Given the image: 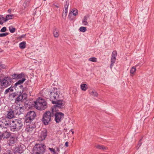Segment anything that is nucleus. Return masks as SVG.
Returning a JSON list of instances; mask_svg holds the SVG:
<instances>
[{
	"label": "nucleus",
	"instance_id": "1",
	"mask_svg": "<svg viewBox=\"0 0 154 154\" xmlns=\"http://www.w3.org/2000/svg\"><path fill=\"white\" fill-rule=\"evenodd\" d=\"M26 80L25 78H22L21 80H18L13 86L16 91L10 94L9 96L14 98L15 103L17 104L20 102H23L27 98V94L25 93H23L24 87L22 85Z\"/></svg>",
	"mask_w": 154,
	"mask_h": 154
},
{
	"label": "nucleus",
	"instance_id": "2",
	"mask_svg": "<svg viewBox=\"0 0 154 154\" xmlns=\"http://www.w3.org/2000/svg\"><path fill=\"white\" fill-rule=\"evenodd\" d=\"M51 102L53 104H55L51 108V109L53 111H62V109L65 107V104L63 100L58 99Z\"/></svg>",
	"mask_w": 154,
	"mask_h": 154
},
{
	"label": "nucleus",
	"instance_id": "3",
	"mask_svg": "<svg viewBox=\"0 0 154 154\" xmlns=\"http://www.w3.org/2000/svg\"><path fill=\"white\" fill-rule=\"evenodd\" d=\"M46 150V146L44 143H36L32 149V154H43Z\"/></svg>",
	"mask_w": 154,
	"mask_h": 154
},
{
	"label": "nucleus",
	"instance_id": "4",
	"mask_svg": "<svg viewBox=\"0 0 154 154\" xmlns=\"http://www.w3.org/2000/svg\"><path fill=\"white\" fill-rule=\"evenodd\" d=\"M53 112V110L51 109V111H46L43 114L42 120L45 125H48L49 122L51 121Z\"/></svg>",
	"mask_w": 154,
	"mask_h": 154
},
{
	"label": "nucleus",
	"instance_id": "5",
	"mask_svg": "<svg viewBox=\"0 0 154 154\" xmlns=\"http://www.w3.org/2000/svg\"><path fill=\"white\" fill-rule=\"evenodd\" d=\"M10 125V128L11 131L13 129V131H18L22 128L23 127V123L21 120L15 119L14 121H12Z\"/></svg>",
	"mask_w": 154,
	"mask_h": 154
},
{
	"label": "nucleus",
	"instance_id": "6",
	"mask_svg": "<svg viewBox=\"0 0 154 154\" xmlns=\"http://www.w3.org/2000/svg\"><path fill=\"white\" fill-rule=\"evenodd\" d=\"M61 95L60 89L54 88L50 92V100L51 102L57 100L60 98Z\"/></svg>",
	"mask_w": 154,
	"mask_h": 154
},
{
	"label": "nucleus",
	"instance_id": "7",
	"mask_svg": "<svg viewBox=\"0 0 154 154\" xmlns=\"http://www.w3.org/2000/svg\"><path fill=\"white\" fill-rule=\"evenodd\" d=\"M37 105L36 108L39 110H42L47 108V103L45 100L41 97H38L36 100Z\"/></svg>",
	"mask_w": 154,
	"mask_h": 154
},
{
	"label": "nucleus",
	"instance_id": "8",
	"mask_svg": "<svg viewBox=\"0 0 154 154\" xmlns=\"http://www.w3.org/2000/svg\"><path fill=\"white\" fill-rule=\"evenodd\" d=\"M13 82L11 77H5L2 80L0 78V84L2 89L11 85Z\"/></svg>",
	"mask_w": 154,
	"mask_h": 154
},
{
	"label": "nucleus",
	"instance_id": "9",
	"mask_svg": "<svg viewBox=\"0 0 154 154\" xmlns=\"http://www.w3.org/2000/svg\"><path fill=\"white\" fill-rule=\"evenodd\" d=\"M36 114L34 111H30L28 112L25 118V122L26 123L31 122L35 118Z\"/></svg>",
	"mask_w": 154,
	"mask_h": 154
},
{
	"label": "nucleus",
	"instance_id": "10",
	"mask_svg": "<svg viewBox=\"0 0 154 154\" xmlns=\"http://www.w3.org/2000/svg\"><path fill=\"white\" fill-rule=\"evenodd\" d=\"M60 111H53L52 112V117H55V120L57 123L60 122L64 118V114Z\"/></svg>",
	"mask_w": 154,
	"mask_h": 154
},
{
	"label": "nucleus",
	"instance_id": "11",
	"mask_svg": "<svg viewBox=\"0 0 154 154\" xmlns=\"http://www.w3.org/2000/svg\"><path fill=\"white\" fill-rule=\"evenodd\" d=\"M25 109L24 106H20V105L19 104V106H17L14 108L13 110L14 113L16 115H19L23 113Z\"/></svg>",
	"mask_w": 154,
	"mask_h": 154
},
{
	"label": "nucleus",
	"instance_id": "12",
	"mask_svg": "<svg viewBox=\"0 0 154 154\" xmlns=\"http://www.w3.org/2000/svg\"><path fill=\"white\" fill-rule=\"evenodd\" d=\"M26 75L23 72H22L20 74L14 73L11 75L12 80H21L22 78H25Z\"/></svg>",
	"mask_w": 154,
	"mask_h": 154
},
{
	"label": "nucleus",
	"instance_id": "13",
	"mask_svg": "<svg viewBox=\"0 0 154 154\" xmlns=\"http://www.w3.org/2000/svg\"><path fill=\"white\" fill-rule=\"evenodd\" d=\"M37 105L36 101H29L27 103L26 102L24 103V106L26 108H28L29 109H31L33 107H35L36 108V106Z\"/></svg>",
	"mask_w": 154,
	"mask_h": 154
},
{
	"label": "nucleus",
	"instance_id": "14",
	"mask_svg": "<svg viewBox=\"0 0 154 154\" xmlns=\"http://www.w3.org/2000/svg\"><path fill=\"white\" fill-rule=\"evenodd\" d=\"M117 55V53L116 51H113L111 57V62L110 67L112 69L116 59V57Z\"/></svg>",
	"mask_w": 154,
	"mask_h": 154
},
{
	"label": "nucleus",
	"instance_id": "15",
	"mask_svg": "<svg viewBox=\"0 0 154 154\" xmlns=\"http://www.w3.org/2000/svg\"><path fill=\"white\" fill-rule=\"evenodd\" d=\"M11 133L10 132L7 131H5L2 133L0 132L1 138L2 140L3 139L4 140L5 139H8L11 136Z\"/></svg>",
	"mask_w": 154,
	"mask_h": 154
},
{
	"label": "nucleus",
	"instance_id": "16",
	"mask_svg": "<svg viewBox=\"0 0 154 154\" xmlns=\"http://www.w3.org/2000/svg\"><path fill=\"white\" fill-rule=\"evenodd\" d=\"M78 14V10L77 9H72L70 12L69 17L70 20H72L74 18V16H76Z\"/></svg>",
	"mask_w": 154,
	"mask_h": 154
},
{
	"label": "nucleus",
	"instance_id": "17",
	"mask_svg": "<svg viewBox=\"0 0 154 154\" xmlns=\"http://www.w3.org/2000/svg\"><path fill=\"white\" fill-rule=\"evenodd\" d=\"M24 151L23 148L21 145L18 147L15 148L13 151L14 154H21Z\"/></svg>",
	"mask_w": 154,
	"mask_h": 154
},
{
	"label": "nucleus",
	"instance_id": "18",
	"mask_svg": "<svg viewBox=\"0 0 154 154\" xmlns=\"http://www.w3.org/2000/svg\"><path fill=\"white\" fill-rule=\"evenodd\" d=\"M16 142L15 138L14 136H11L7 141V144L9 146L13 145Z\"/></svg>",
	"mask_w": 154,
	"mask_h": 154
},
{
	"label": "nucleus",
	"instance_id": "19",
	"mask_svg": "<svg viewBox=\"0 0 154 154\" xmlns=\"http://www.w3.org/2000/svg\"><path fill=\"white\" fill-rule=\"evenodd\" d=\"M14 115H15V114L14 113V110L11 109H9V110L8 111L7 117L9 119H11L14 117Z\"/></svg>",
	"mask_w": 154,
	"mask_h": 154
},
{
	"label": "nucleus",
	"instance_id": "20",
	"mask_svg": "<svg viewBox=\"0 0 154 154\" xmlns=\"http://www.w3.org/2000/svg\"><path fill=\"white\" fill-rule=\"evenodd\" d=\"M30 123L27 126V128H28V131H32L35 128L36 126L35 123L34 122H30Z\"/></svg>",
	"mask_w": 154,
	"mask_h": 154
},
{
	"label": "nucleus",
	"instance_id": "21",
	"mask_svg": "<svg viewBox=\"0 0 154 154\" xmlns=\"http://www.w3.org/2000/svg\"><path fill=\"white\" fill-rule=\"evenodd\" d=\"M47 135V132L46 129L43 130L41 134V137L42 140H44L46 137Z\"/></svg>",
	"mask_w": 154,
	"mask_h": 154
},
{
	"label": "nucleus",
	"instance_id": "22",
	"mask_svg": "<svg viewBox=\"0 0 154 154\" xmlns=\"http://www.w3.org/2000/svg\"><path fill=\"white\" fill-rule=\"evenodd\" d=\"M67 4L65 5V10L63 11L62 13V17L65 19H66L67 13V6L66 7Z\"/></svg>",
	"mask_w": 154,
	"mask_h": 154
},
{
	"label": "nucleus",
	"instance_id": "23",
	"mask_svg": "<svg viewBox=\"0 0 154 154\" xmlns=\"http://www.w3.org/2000/svg\"><path fill=\"white\" fill-rule=\"evenodd\" d=\"M95 146L96 148L99 149L106 150L108 149L107 147L101 145H97Z\"/></svg>",
	"mask_w": 154,
	"mask_h": 154
},
{
	"label": "nucleus",
	"instance_id": "24",
	"mask_svg": "<svg viewBox=\"0 0 154 154\" xmlns=\"http://www.w3.org/2000/svg\"><path fill=\"white\" fill-rule=\"evenodd\" d=\"M88 18V16H85L84 17V19L82 21V23L84 25L86 26L88 25V23L87 21Z\"/></svg>",
	"mask_w": 154,
	"mask_h": 154
},
{
	"label": "nucleus",
	"instance_id": "25",
	"mask_svg": "<svg viewBox=\"0 0 154 154\" xmlns=\"http://www.w3.org/2000/svg\"><path fill=\"white\" fill-rule=\"evenodd\" d=\"M53 34L55 38H57L59 35V31L56 28H54L53 30Z\"/></svg>",
	"mask_w": 154,
	"mask_h": 154
},
{
	"label": "nucleus",
	"instance_id": "26",
	"mask_svg": "<svg viewBox=\"0 0 154 154\" xmlns=\"http://www.w3.org/2000/svg\"><path fill=\"white\" fill-rule=\"evenodd\" d=\"M26 42L25 41H23L19 44V46L21 49H23L26 47Z\"/></svg>",
	"mask_w": 154,
	"mask_h": 154
},
{
	"label": "nucleus",
	"instance_id": "27",
	"mask_svg": "<svg viewBox=\"0 0 154 154\" xmlns=\"http://www.w3.org/2000/svg\"><path fill=\"white\" fill-rule=\"evenodd\" d=\"M14 16L13 14H8L6 16L5 19L4 20V22H5L7 21L8 20L12 19V17H14Z\"/></svg>",
	"mask_w": 154,
	"mask_h": 154
},
{
	"label": "nucleus",
	"instance_id": "28",
	"mask_svg": "<svg viewBox=\"0 0 154 154\" xmlns=\"http://www.w3.org/2000/svg\"><path fill=\"white\" fill-rule=\"evenodd\" d=\"M90 94L92 96L97 97L98 96V94L95 90H93L89 92Z\"/></svg>",
	"mask_w": 154,
	"mask_h": 154
},
{
	"label": "nucleus",
	"instance_id": "29",
	"mask_svg": "<svg viewBox=\"0 0 154 154\" xmlns=\"http://www.w3.org/2000/svg\"><path fill=\"white\" fill-rule=\"evenodd\" d=\"M81 89L84 91H85L88 88V85L85 84H83L81 85Z\"/></svg>",
	"mask_w": 154,
	"mask_h": 154
},
{
	"label": "nucleus",
	"instance_id": "30",
	"mask_svg": "<svg viewBox=\"0 0 154 154\" xmlns=\"http://www.w3.org/2000/svg\"><path fill=\"white\" fill-rule=\"evenodd\" d=\"M136 71V68L134 67L133 66L131 68L130 71V73L131 76H133L134 74V73Z\"/></svg>",
	"mask_w": 154,
	"mask_h": 154
},
{
	"label": "nucleus",
	"instance_id": "31",
	"mask_svg": "<svg viewBox=\"0 0 154 154\" xmlns=\"http://www.w3.org/2000/svg\"><path fill=\"white\" fill-rule=\"evenodd\" d=\"M5 18L3 17V15H0V24L2 25L4 22Z\"/></svg>",
	"mask_w": 154,
	"mask_h": 154
},
{
	"label": "nucleus",
	"instance_id": "32",
	"mask_svg": "<svg viewBox=\"0 0 154 154\" xmlns=\"http://www.w3.org/2000/svg\"><path fill=\"white\" fill-rule=\"evenodd\" d=\"M9 29L10 31V32L11 33H14L15 30L16 29L13 26H11L9 27Z\"/></svg>",
	"mask_w": 154,
	"mask_h": 154
},
{
	"label": "nucleus",
	"instance_id": "33",
	"mask_svg": "<svg viewBox=\"0 0 154 154\" xmlns=\"http://www.w3.org/2000/svg\"><path fill=\"white\" fill-rule=\"evenodd\" d=\"M48 149L50 151L51 153L52 154H57V153L56 152L55 150L53 148H51L49 147Z\"/></svg>",
	"mask_w": 154,
	"mask_h": 154
},
{
	"label": "nucleus",
	"instance_id": "34",
	"mask_svg": "<svg viewBox=\"0 0 154 154\" xmlns=\"http://www.w3.org/2000/svg\"><path fill=\"white\" fill-rule=\"evenodd\" d=\"M80 31L85 32L87 30L86 28L85 27L81 26L79 28Z\"/></svg>",
	"mask_w": 154,
	"mask_h": 154
},
{
	"label": "nucleus",
	"instance_id": "35",
	"mask_svg": "<svg viewBox=\"0 0 154 154\" xmlns=\"http://www.w3.org/2000/svg\"><path fill=\"white\" fill-rule=\"evenodd\" d=\"M9 33L8 32H5L0 34V37H5L9 35Z\"/></svg>",
	"mask_w": 154,
	"mask_h": 154
},
{
	"label": "nucleus",
	"instance_id": "36",
	"mask_svg": "<svg viewBox=\"0 0 154 154\" xmlns=\"http://www.w3.org/2000/svg\"><path fill=\"white\" fill-rule=\"evenodd\" d=\"M89 60L93 62H96L97 61V58L95 57H91L89 59Z\"/></svg>",
	"mask_w": 154,
	"mask_h": 154
},
{
	"label": "nucleus",
	"instance_id": "37",
	"mask_svg": "<svg viewBox=\"0 0 154 154\" xmlns=\"http://www.w3.org/2000/svg\"><path fill=\"white\" fill-rule=\"evenodd\" d=\"M7 30V28L5 27H2L0 30V32H6Z\"/></svg>",
	"mask_w": 154,
	"mask_h": 154
},
{
	"label": "nucleus",
	"instance_id": "38",
	"mask_svg": "<svg viewBox=\"0 0 154 154\" xmlns=\"http://www.w3.org/2000/svg\"><path fill=\"white\" fill-rule=\"evenodd\" d=\"M142 138L141 139H140V140H139V141L138 142V143L137 145V146H138V148H139L140 147L141 145V144H142V142H141V141L142 140Z\"/></svg>",
	"mask_w": 154,
	"mask_h": 154
},
{
	"label": "nucleus",
	"instance_id": "39",
	"mask_svg": "<svg viewBox=\"0 0 154 154\" xmlns=\"http://www.w3.org/2000/svg\"><path fill=\"white\" fill-rule=\"evenodd\" d=\"M31 82L30 80H28L25 82V84L26 85H30Z\"/></svg>",
	"mask_w": 154,
	"mask_h": 154
},
{
	"label": "nucleus",
	"instance_id": "40",
	"mask_svg": "<svg viewBox=\"0 0 154 154\" xmlns=\"http://www.w3.org/2000/svg\"><path fill=\"white\" fill-rule=\"evenodd\" d=\"M4 154H13L12 152L10 150H7L6 151V152Z\"/></svg>",
	"mask_w": 154,
	"mask_h": 154
},
{
	"label": "nucleus",
	"instance_id": "41",
	"mask_svg": "<svg viewBox=\"0 0 154 154\" xmlns=\"http://www.w3.org/2000/svg\"><path fill=\"white\" fill-rule=\"evenodd\" d=\"M74 133V131L72 130V129H71L69 132V134H70L72 135Z\"/></svg>",
	"mask_w": 154,
	"mask_h": 154
},
{
	"label": "nucleus",
	"instance_id": "42",
	"mask_svg": "<svg viewBox=\"0 0 154 154\" xmlns=\"http://www.w3.org/2000/svg\"><path fill=\"white\" fill-rule=\"evenodd\" d=\"M10 91L9 90V89H6L5 92H4V94H7Z\"/></svg>",
	"mask_w": 154,
	"mask_h": 154
},
{
	"label": "nucleus",
	"instance_id": "43",
	"mask_svg": "<svg viewBox=\"0 0 154 154\" xmlns=\"http://www.w3.org/2000/svg\"><path fill=\"white\" fill-rule=\"evenodd\" d=\"M26 35H21L20 36H19L18 37V38H24L25 37Z\"/></svg>",
	"mask_w": 154,
	"mask_h": 154
},
{
	"label": "nucleus",
	"instance_id": "44",
	"mask_svg": "<svg viewBox=\"0 0 154 154\" xmlns=\"http://www.w3.org/2000/svg\"><path fill=\"white\" fill-rule=\"evenodd\" d=\"M0 66L2 68H3V69H5V67H6V66H5V65H4V64H1L0 65Z\"/></svg>",
	"mask_w": 154,
	"mask_h": 154
},
{
	"label": "nucleus",
	"instance_id": "45",
	"mask_svg": "<svg viewBox=\"0 0 154 154\" xmlns=\"http://www.w3.org/2000/svg\"><path fill=\"white\" fill-rule=\"evenodd\" d=\"M3 89L1 87H0V94H1V92L3 91Z\"/></svg>",
	"mask_w": 154,
	"mask_h": 154
},
{
	"label": "nucleus",
	"instance_id": "46",
	"mask_svg": "<svg viewBox=\"0 0 154 154\" xmlns=\"http://www.w3.org/2000/svg\"><path fill=\"white\" fill-rule=\"evenodd\" d=\"M11 9H9L8 11V13H11Z\"/></svg>",
	"mask_w": 154,
	"mask_h": 154
},
{
	"label": "nucleus",
	"instance_id": "47",
	"mask_svg": "<svg viewBox=\"0 0 154 154\" xmlns=\"http://www.w3.org/2000/svg\"><path fill=\"white\" fill-rule=\"evenodd\" d=\"M0 126L1 128H4V126H3V125H2V124H0Z\"/></svg>",
	"mask_w": 154,
	"mask_h": 154
},
{
	"label": "nucleus",
	"instance_id": "48",
	"mask_svg": "<svg viewBox=\"0 0 154 154\" xmlns=\"http://www.w3.org/2000/svg\"><path fill=\"white\" fill-rule=\"evenodd\" d=\"M65 145L67 147V141L65 143Z\"/></svg>",
	"mask_w": 154,
	"mask_h": 154
},
{
	"label": "nucleus",
	"instance_id": "49",
	"mask_svg": "<svg viewBox=\"0 0 154 154\" xmlns=\"http://www.w3.org/2000/svg\"><path fill=\"white\" fill-rule=\"evenodd\" d=\"M5 126H6L8 125V123L6 122L5 124Z\"/></svg>",
	"mask_w": 154,
	"mask_h": 154
},
{
	"label": "nucleus",
	"instance_id": "50",
	"mask_svg": "<svg viewBox=\"0 0 154 154\" xmlns=\"http://www.w3.org/2000/svg\"><path fill=\"white\" fill-rule=\"evenodd\" d=\"M13 87L11 88V89L10 91H11V92H12V91H13Z\"/></svg>",
	"mask_w": 154,
	"mask_h": 154
},
{
	"label": "nucleus",
	"instance_id": "51",
	"mask_svg": "<svg viewBox=\"0 0 154 154\" xmlns=\"http://www.w3.org/2000/svg\"><path fill=\"white\" fill-rule=\"evenodd\" d=\"M12 86H11V87H10V88H8V89H9V90L10 91L11 89V88H12Z\"/></svg>",
	"mask_w": 154,
	"mask_h": 154
},
{
	"label": "nucleus",
	"instance_id": "52",
	"mask_svg": "<svg viewBox=\"0 0 154 154\" xmlns=\"http://www.w3.org/2000/svg\"><path fill=\"white\" fill-rule=\"evenodd\" d=\"M32 92V91H29V94L31 93Z\"/></svg>",
	"mask_w": 154,
	"mask_h": 154
},
{
	"label": "nucleus",
	"instance_id": "53",
	"mask_svg": "<svg viewBox=\"0 0 154 154\" xmlns=\"http://www.w3.org/2000/svg\"><path fill=\"white\" fill-rule=\"evenodd\" d=\"M57 149H59L58 148H57Z\"/></svg>",
	"mask_w": 154,
	"mask_h": 154
},
{
	"label": "nucleus",
	"instance_id": "54",
	"mask_svg": "<svg viewBox=\"0 0 154 154\" xmlns=\"http://www.w3.org/2000/svg\"><path fill=\"white\" fill-rule=\"evenodd\" d=\"M62 1H63L64 0H62Z\"/></svg>",
	"mask_w": 154,
	"mask_h": 154
}]
</instances>
